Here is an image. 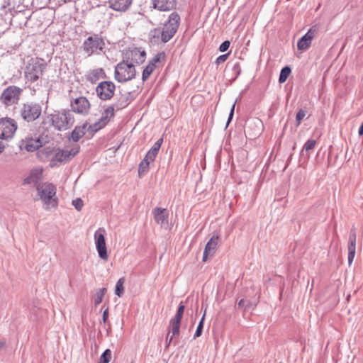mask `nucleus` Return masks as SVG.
<instances>
[{
    "instance_id": "obj_1",
    "label": "nucleus",
    "mask_w": 363,
    "mask_h": 363,
    "mask_svg": "<svg viewBox=\"0 0 363 363\" xmlns=\"http://www.w3.org/2000/svg\"><path fill=\"white\" fill-rule=\"evenodd\" d=\"M47 68V63L43 59L35 57L29 60L25 67L24 77L26 82H38Z\"/></svg>"
},
{
    "instance_id": "obj_2",
    "label": "nucleus",
    "mask_w": 363,
    "mask_h": 363,
    "mask_svg": "<svg viewBox=\"0 0 363 363\" xmlns=\"http://www.w3.org/2000/svg\"><path fill=\"white\" fill-rule=\"evenodd\" d=\"M49 122L57 130H66L74 123V117L70 111L62 109L54 111L48 116Z\"/></svg>"
},
{
    "instance_id": "obj_3",
    "label": "nucleus",
    "mask_w": 363,
    "mask_h": 363,
    "mask_svg": "<svg viewBox=\"0 0 363 363\" xmlns=\"http://www.w3.org/2000/svg\"><path fill=\"white\" fill-rule=\"evenodd\" d=\"M36 189L40 200L43 202L47 209L57 207V189L54 184L49 182L39 184Z\"/></svg>"
},
{
    "instance_id": "obj_4",
    "label": "nucleus",
    "mask_w": 363,
    "mask_h": 363,
    "mask_svg": "<svg viewBox=\"0 0 363 363\" xmlns=\"http://www.w3.org/2000/svg\"><path fill=\"white\" fill-rule=\"evenodd\" d=\"M104 38L99 34L88 37L82 45L83 51L87 56L100 54L105 47Z\"/></svg>"
},
{
    "instance_id": "obj_5",
    "label": "nucleus",
    "mask_w": 363,
    "mask_h": 363,
    "mask_svg": "<svg viewBox=\"0 0 363 363\" xmlns=\"http://www.w3.org/2000/svg\"><path fill=\"white\" fill-rule=\"evenodd\" d=\"M135 65L125 60L119 62L115 67V79L119 82L130 81L135 78Z\"/></svg>"
},
{
    "instance_id": "obj_6",
    "label": "nucleus",
    "mask_w": 363,
    "mask_h": 363,
    "mask_svg": "<svg viewBox=\"0 0 363 363\" xmlns=\"http://www.w3.org/2000/svg\"><path fill=\"white\" fill-rule=\"evenodd\" d=\"M180 23V16L177 12H172L167 22L164 25L162 31V40L164 43L168 42L176 33Z\"/></svg>"
},
{
    "instance_id": "obj_7",
    "label": "nucleus",
    "mask_w": 363,
    "mask_h": 363,
    "mask_svg": "<svg viewBox=\"0 0 363 363\" xmlns=\"http://www.w3.org/2000/svg\"><path fill=\"white\" fill-rule=\"evenodd\" d=\"M79 151V146L74 144L71 148L67 147L65 150L56 148L50 160V166L54 167L58 162H66L74 157Z\"/></svg>"
},
{
    "instance_id": "obj_8",
    "label": "nucleus",
    "mask_w": 363,
    "mask_h": 363,
    "mask_svg": "<svg viewBox=\"0 0 363 363\" xmlns=\"http://www.w3.org/2000/svg\"><path fill=\"white\" fill-rule=\"evenodd\" d=\"M23 89L18 86L11 85L6 87L0 96L1 101L6 106L18 104Z\"/></svg>"
},
{
    "instance_id": "obj_9",
    "label": "nucleus",
    "mask_w": 363,
    "mask_h": 363,
    "mask_svg": "<svg viewBox=\"0 0 363 363\" xmlns=\"http://www.w3.org/2000/svg\"><path fill=\"white\" fill-rule=\"evenodd\" d=\"M18 128L16 121L11 118H0V139L9 140L13 138Z\"/></svg>"
},
{
    "instance_id": "obj_10",
    "label": "nucleus",
    "mask_w": 363,
    "mask_h": 363,
    "mask_svg": "<svg viewBox=\"0 0 363 363\" xmlns=\"http://www.w3.org/2000/svg\"><path fill=\"white\" fill-rule=\"evenodd\" d=\"M105 232L106 230L104 228H99L94 233V241L99 257L101 259L106 261L108 256L104 236Z\"/></svg>"
},
{
    "instance_id": "obj_11",
    "label": "nucleus",
    "mask_w": 363,
    "mask_h": 363,
    "mask_svg": "<svg viewBox=\"0 0 363 363\" xmlns=\"http://www.w3.org/2000/svg\"><path fill=\"white\" fill-rule=\"evenodd\" d=\"M115 90L116 86L113 82L111 81H104L97 85L96 93L101 100L106 101L113 96Z\"/></svg>"
},
{
    "instance_id": "obj_12",
    "label": "nucleus",
    "mask_w": 363,
    "mask_h": 363,
    "mask_svg": "<svg viewBox=\"0 0 363 363\" xmlns=\"http://www.w3.org/2000/svg\"><path fill=\"white\" fill-rule=\"evenodd\" d=\"M41 115L40 105L35 103H28L23 106L21 116L23 118L28 121H34Z\"/></svg>"
},
{
    "instance_id": "obj_13",
    "label": "nucleus",
    "mask_w": 363,
    "mask_h": 363,
    "mask_svg": "<svg viewBox=\"0 0 363 363\" xmlns=\"http://www.w3.org/2000/svg\"><path fill=\"white\" fill-rule=\"evenodd\" d=\"M91 106V103L85 96H79L70 101L72 111L79 115H87Z\"/></svg>"
},
{
    "instance_id": "obj_14",
    "label": "nucleus",
    "mask_w": 363,
    "mask_h": 363,
    "mask_svg": "<svg viewBox=\"0 0 363 363\" xmlns=\"http://www.w3.org/2000/svg\"><path fill=\"white\" fill-rule=\"evenodd\" d=\"M145 50L138 48H129L125 53V61L131 64H141L145 60Z\"/></svg>"
},
{
    "instance_id": "obj_15",
    "label": "nucleus",
    "mask_w": 363,
    "mask_h": 363,
    "mask_svg": "<svg viewBox=\"0 0 363 363\" xmlns=\"http://www.w3.org/2000/svg\"><path fill=\"white\" fill-rule=\"evenodd\" d=\"M318 33V26H312L308 31L299 39L297 43V48L299 50H306L311 45L312 40L316 37Z\"/></svg>"
},
{
    "instance_id": "obj_16",
    "label": "nucleus",
    "mask_w": 363,
    "mask_h": 363,
    "mask_svg": "<svg viewBox=\"0 0 363 363\" xmlns=\"http://www.w3.org/2000/svg\"><path fill=\"white\" fill-rule=\"evenodd\" d=\"M219 240L220 235L218 234H216L213 235L211 238V239L208 241L203 251L202 259L203 262H206L208 257H211L214 255L218 249Z\"/></svg>"
},
{
    "instance_id": "obj_17",
    "label": "nucleus",
    "mask_w": 363,
    "mask_h": 363,
    "mask_svg": "<svg viewBox=\"0 0 363 363\" xmlns=\"http://www.w3.org/2000/svg\"><path fill=\"white\" fill-rule=\"evenodd\" d=\"M165 55L164 52L157 53L145 67L143 72L142 79L146 81L157 67V63L164 60Z\"/></svg>"
},
{
    "instance_id": "obj_18",
    "label": "nucleus",
    "mask_w": 363,
    "mask_h": 363,
    "mask_svg": "<svg viewBox=\"0 0 363 363\" xmlns=\"http://www.w3.org/2000/svg\"><path fill=\"white\" fill-rule=\"evenodd\" d=\"M133 0H108V5L114 11L125 12L132 4Z\"/></svg>"
},
{
    "instance_id": "obj_19",
    "label": "nucleus",
    "mask_w": 363,
    "mask_h": 363,
    "mask_svg": "<svg viewBox=\"0 0 363 363\" xmlns=\"http://www.w3.org/2000/svg\"><path fill=\"white\" fill-rule=\"evenodd\" d=\"M153 7L161 11H168L175 8L176 0H152Z\"/></svg>"
},
{
    "instance_id": "obj_20",
    "label": "nucleus",
    "mask_w": 363,
    "mask_h": 363,
    "mask_svg": "<svg viewBox=\"0 0 363 363\" xmlns=\"http://www.w3.org/2000/svg\"><path fill=\"white\" fill-rule=\"evenodd\" d=\"M357 235L355 230H351L348 242V264L351 266L356 252Z\"/></svg>"
},
{
    "instance_id": "obj_21",
    "label": "nucleus",
    "mask_w": 363,
    "mask_h": 363,
    "mask_svg": "<svg viewBox=\"0 0 363 363\" xmlns=\"http://www.w3.org/2000/svg\"><path fill=\"white\" fill-rule=\"evenodd\" d=\"M113 116L114 108L112 106H108L103 113L101 120L94 125V130H97L105 126L107 122L113 118Z\"/></svg>"
},
{
    "instance_id": "obj_22",
    "label": "nucleus",
    "mask_w": 363,
    "mask_h": 363,
    "mask_svg": "<svg viewBox=\"0 0 363 363\" xmlns=\"http://www.w3.org/2000/svg\"><path fill=\"white\" fill-rule=\"evenodd\" d=\"M154 219L157 224L161 225H167L168 213L165 208H155L153 210Z\"/></svg>"
},
{
    "instance_id": "obj_23",
    "label": "nucleus",
    "mask_w": 363,
    "mask_h": 363,
    "mask_svg": "<svg viewBox=\"0 0 363 363\" xmlns=\"http://www.w3.org/2000/svg\"><path fill=\"white\" fill-rule=\"evenodd\" d=\"M41 145L42 143L38 138H26L21 143V147L28 152H34Z\"/></svg>"
},
{
    "instance_id": "obj_24",
    "label": "nucleus",
    "mask_w": 363,
    "mask_h": 363,
    "mask_svg": "<svg viewBox=\"0 0 363 363\" xmlns=\"http://www.w3.org/2000/svg\"><path fill=\"white\" fill-rule=\"evenodd\" d=\"M104 78H106V73L102 68L91 69L86 75V80L92 84H95L99 80Z\"/></svg>"
},
{
    "instance_id": "obj_25",
    "label": "nucleus",
    "mask_w": 363,
    "mask_h": 363,
    "mask_svg": "<svg viewBox=\"0 0 363 363\" xmlns=\"http://www.w3.org/2000/svg\"><path fill=\"white\" fill-rule=\"evenodd\" d=\"M162 143V138H160L157 141H156L153 146L151 147V149L147 152L144 159H145V160L149 161L150 162H154L158 154V152L161 147Z\"/></svg>"
},
{
    "instance_id": "obj_26",
    "label": "nucleus",
    "mask_w": 363,
    "mask_h": 363,
    "mask_svg": "<svg viewBox=\"0 0 363 363\" xmlns=\"http://www.w3.org/2000/svg\"><path fill=\"white\" fill-rule=\"evenodd\" d=\"M43 169L40 167L35 168L31 170L29 176L25 179L26 183L38 182L42 179Z\"/></svg>"
},
{
    "instance_id": "obj_27",
    "label": "nucleus",
    "mask_w": 363,
    "mask_h": 363,
    "mask_svg": "<svg viewBox=\"0 0 363 363\" xmlns=\"http://www.w3.org/2000/svg\"><path fill=\"white\" fill-rule=\"evenodd\" d=\"M86 125L85 124L82 126L75 127L71 133V138L72 140L77 142L80 138H82L86 133Z\"/></svg>"
},
{
    "instance_id": "obj_28",
    "label": "nucleus",
    "mask_w": 363,
    "mask_h": 363,
    "mask_svg": "<svg viewBox=\"0 0 363 363\" xmlns=\"http://www.w3.org/2000/svg\"><path fill=\"white\" fill-rule=\"evenodd\" d=\"M55 149L56 148L54 147H45L38 152L39 157L43 160H45L48 158H50L51 160L55 151Z\"/></svg>"
},
{
    "instance_id": "obj_29",
    "label": "nucleus",
    "mask_w": 363,
    "mask_h": 363,
    "mask_svg": "<svg viewBox=\"0 0 363 363\" xmlns=\"http://www.w3.org/2000/svg\"><path fill=\"white\" fill-rule=\"evenodd\" d=\"M150 163L151 162H150L149 161L145 160V159L143 160V161L139 164V167H138L139 177L144 175L145 174H146L148 172L149 166H150Z\"/></svg>"
},
{
    "instance_id": "obj_30",
    "label": "nucleus",
    "mask_w": 363,
    "mask_h": 363,
    "mask_svg": "<svg viewBox=\"0 0 363 363\" xmlns=\"http://www.w3.org/2000/svg\"><path fill=\"white\" fill-rule=\"evenodd\" d=\"M106 292V289L105 288L101 289L96 292V294L93 298L94 303L96 306L100 304L102 302Z\"/></svg>"
},
{
    "instance_id": "obj_31",
    "label": "nucleus",
    "mask_w": 363,
    "mask_h": 363,
    "mask_svg": "<svg viewBox=\"0 0 363 363\" xmlns=\"http://www.w3.org/2000/svg\"><path fill=\"white\" fill-rule=\"evenodd\" d=\"M291 69L289 67H284L282 68L280 72L279 82V83H284L286 81L287 78L290 75Z\"/></svg>"
},
{
    "instance_id": "obj_32",
    "label": "nucleus",
    "mask_w": 363,
    "mask_h": 363,
    "mask_svg": "<svg viewBox=\"0 0 363 363\" xmlns=\"http://www.w3.org/2000/svg\"><path fill=\"white\" fill-rule=\"evenodd\" d=\"M124 282H125L124 278H121V279H118V281L116 283L115 293L119 297H121L123 295V291H124V287H123Z\"/></svg>"
},
{
    "instance_id": "obj_33",
    "label": "nucleus",
    "mask_w": 363,
    "mask_h": 363,
    "mask_svg": "<svg viewBox=\"0 0 363 363\" xmlns=\"http://www.w3.org/2000/svg\"><path fill=\"white\" fill-rule=\"evenodd\" d=\"M111 359V351L109 349L106 350L101 355L99 363H108Z\"/></svg>"
},
{
    "instance_id": "obj_34",
    "label": "nucleus",
    "mask_w": 363,
    "mask_h": 363,
    "mask_svg": "<svg viewBox=\"0 0 363 363\" xmlns=\"http://www.w3.org/2000/svg\"><path fill=\"white\" fill-rule=\"evenodd\" d=\"M316 144H317V142L315 140L309 139L305 143V144L303 147V150H305L306 152H308V151L313 150L315 147Z\"/></svg>"
},
{
    "instance_id": "obj_35",
    "label": "nucleus",
    "mask_w": 363,
    "mask_h": 363,
    "mask_svg": "<svg viewBox=\"0 0 363 363\" xmlns=\"http://www.w3.org/2000/svg\"><path fill=\"white\" fill-rule=\"evenodd\" d=\"M171 333L173 335H179L180 323L170 321Z\"/></svg>"
},
{
    "instance_id": "obj_36",
    "label": "nucleus",
    "mask_w": 363,
    "mask_h": 363,
    "mask_svg": "<svg viewBox=\"0 0 363 363\" xmlns=\"http://www.w3.org/2000/svg\"><path fill=\"white\" fill-rule=\"evenodd\" d=\"M306 116V112L303 110H300L296 116V125L298 126L301 121L303 119V118Z\"/></svg>"
},
{
    "instance_id": "obj_37",
    "label": "nucleus",
    "mask_w": 363,
    "mask_h": 363,
    "mask_svg": "<svg viewBox=\"0 0 363 363\" xmlns=\"http://www.w3.org/2000/svg\"><path fill=\"white\" fill-rule=\"evenodd\" d=\"M203 319H204V318L203 317L202 319L201 320L200 323H199V325H198L196 333L194 334L195 338L201 336V335L202 333Z\"/></svg>"
},
{
    "instance_id": "obj_38",
    "label": "nucleus",
    "mask_w": 363,
    "mask_h": 363,
    "mask_svg": "<svg viewBox=\"0 0 363 363\" xmlns=\"http://www.w3.org/2000/svg\"><path fill=\"white\" fill-rule=\"evenodd\" d=\"M72 204L77 211H80L83 206V201L81 199H77L72 201Z\"/></svg>"
},
{
    "instance_id": "obj_39",
    "label": "nucleus",
    "mask_w": 363,
    "mask_h": 363,
    "mask_svg": "<svg viewBox=\"0 0 363 363\" xmlns=\"http://www.w3.org/2000/svg\"><path fill=\"white\" fill-rule=\"evenodd\" d=\"M228 56H229V53L220 55L219 57H217V59L216 60V64L219 65L220 63L225 62L227 60Z\"/></svg>"
},
{
    "instance_id": "obj_40",
    "label": "nucleus",
    "mask_w": 363,
    "mask_h": 363,
    "mask_svg": "<svg viewBox=\"0 0 363 363\" xmlns=\"http://www.w3.org/2000/svg\"><path fill=\"white\" fill-rule=\"evenodd\" d=\"M230 42L228 40L224 41L219 47V50L220 52L226 51L230 47Z\"/></svg>"
},
{
    "instance_id": "obj_41",
    "label": "nucleus",
    "mask_w": 363,
    "mask_h": 363,
    "mask_svg": "<svg viewBox=\"0 0 363 363\" xmlns=\"http://www.w3.org/2000/svg\"><path fill=\"white\" fill-rule=\"evenodd\" d=\"M182 318V315L177 313L174 317L171 320V321L180 323Z\"/></svg>"
},
{
    "instance_id": "obj_42",
    "label": "nucleus",
    "mask_w": 363,
    "mask_h": 363,
    "mask_svg": "<svg viewBox=\"0 0 363 363\" xmlns=\"http://www.w3.org/2000/svg\"><path fill=\"white\" fill-rule=\"evenodd\" d=\"M108 318V308H107L103 313V316H102V319H103V322L104 323H106L107 319Z\"/></svg>"
},
{
    "instance_id": "obj_43",
    "label": "nucleus",
    "mask_w": 363,
    "mask_h": 363,
    "mask_svg": "<svg viewBox=\"0 0 363 363\" xmlns=\"http://www.w3.org/2000/svg\"><path fill=\"white\" fill-rule=\"evenodd\" d=\"M184 308H185L184 305H183L182 303H180L177 313L183 315Z\"/></svg>"
},
{
    "instance_id": "obj_44",
    "label": "nucleus",
    "mask_w": 363,
    "mask_h": 363,
    "mask_svg": "<svg viewBox=\"0 0 363 363\" xmlns=\"http://www.w3.org/2000/svg\"><path fill=\"white\" fill-rule=\"evenodd\" d=\"M174 335H170V332L167 334V337H166V341L168 342V345L170 344V342H172V339H173V337Z\"/></svg>"
},
{
    "instance_id": "obj_45",
    "label": "nucleus",
    "mask_w": 363,
    "mask_h": 363,
    "mask_svg": "<svg viewBox=\"0 0 363 363\" xmlns=\"http://www.w3.org/2000/svg\"><path fill=\"white\" fill-rule=\"evenodd\" d=\"M235 106V104H234L232 106V107H231L230 112V114H229L228 121H230L232 119L233 116Z\"/></svg>"
},
{
    "instance_id": "obj_46",
    "label": "nucleus",
    "mask_w": 363,
    "mask_h": 363,
    "mask_svg": "<svg viewBox=\"0 0 363 363\" xmlns=\"http://www.w3.org/2000/svg\"><path fill=\"white\" fill-rule=\"evenodd\" d=\"M358 133L360 135H363V123H362V125H360L359 128V130H358Z\"/></svg>"
},
{
    "instance_id": "obj_47",
    "label": "nucleus",
    "mask_w": 363,
    "mask_h": 363,
    "mask_svg": "<svg viewBox=\"0 0 363 363\" xmlns=\"http://www.w3.org/2000/svg\"><path fill=\"white\" fill-rule=\"evenodd\" d=\"M5 148V145L2 143V142H0V154L4 151Z\"/></svg>"
},
{
    "instance_id": "obj_48",
    "label": "nucleus",
    "mask_w": 363,
    "mask_h": 363,
    "mask_svg": "<svg viewBox=\"0 0 363 363\" xmlns=\"http://www.w3.org/2000/svg\"><path fill=\"white\" fill-rule=\"evenodd\" d=\"M6 345V342L4 340H0V350L2 349Z\"/></svg>"
},
{
    "instance_id": "obj_49",
    "label": "nucleus",
    "mask_w": 363,
    "mask_h": 363,
    "mask_svg": "<svg viewBox=\"0 0 363 363\" xmlns=\"http://www.w3.org/2000/svg\"><path fill=\"white\" fill-rule=\"evenodd\" d=\"M243 303H244V300H242H242H240V301H239V303H238V306H242V305H243Z\"/></svg>"
}]
</instances>
